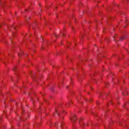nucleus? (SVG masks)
I'll list each match as a JSON object with an SVG mask.
<instances>
[{"mask_svg":"<svg viewBox=\"0 0 129 129\" xmlns=\"http://www.w3.org/2000/svg\"><path fill=\"white\" fill-rule=\"evenodd\" d=\"M76 119V116L75 115H74V117L71 118L72 121L75 120Z\"/></svg>","mask_w":129,"mask_h":129,"instance_id":"1","label":"nucleus"},{"mask_svg":"<svg viewBox=\"0 0 129 129\" xmlns=\"http://www.w3.org/2000/svg\"><path fill=\"white\" fill-rule=\"evenodd\" d=\"M125 37L124 36H122L121 38H120V40H123V39H124Z\"/></svg>","mask_w":129,"mask_h":129,"instance_id":"2","label":"nucleus"},{"mask_svg":"<svg viewBox=\"0 0 129 129\" xmlns=\"http://www.w3.org/2000/svg\"><path fill=\"white\" fill-rule=\"evenodd\" d=\"M123 95H127V93H122Z\"/></svg>","mask_w":129,"mask_h":129,"instance_id":"3","label":"nucleus"},{"mask_svg":"<svg viewBox=\"0 0 129 129\" xmlns=\"http://www.w3.org/2000/svg\"><path fill=\"white\" fill-rule=\"evenodd\" d=\"M63 114H65L66 113V112H65V111H63Z\"/></svg>","mask_w":129,"mask_h":129,"instance_id":"4","label":"nucleus"},{"mask_svg":"<svg viewBox=\"0 0 129 129\" xmlns=\"http://www.w3.org/2000/svg\"><path fill=\"white\" fill-rule=\"evenodd\" d=\"M55 112H57V110H55Z\"/></svg>","mask_w":129,"mask_h":129,"instance_id":"5","label":"nucleus"}]
</instances>
